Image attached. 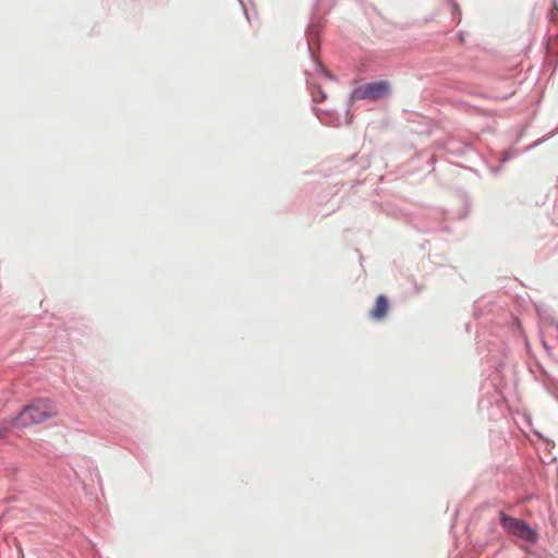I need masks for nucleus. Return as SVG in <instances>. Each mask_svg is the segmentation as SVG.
I'll list each match as a JSON object with an SVG mask.
<instances>
[{
  "label": "nucleus",
  "mask_w": 558,
  "mask_h": 558,
  "mask_svg": "<svg viewBox=\"0 0 558 558\" xmlns=\"http://www.w3.org/2000/svg\"><path fill=\"white\" fill-rule=\"evenodd\" d=\"M390 90V85L386 81H379L366 84L363 87H360L354 90V97L356 99H379L388 95Z\"/></svg>",
  "instance_id": "nucleus-3"
},
{
  "label": "nucleus",
  "mask_w": 558,
  "mask_h": 558,
  "mask_svg": "<svg viewBox=\"0 0 558 558\" xmlns=\"http://www.w3.org/2000/svg\"><path fill=\"white\" fill-rule=\"evenodd\" d=\"M389 304L385 295H378L374 307L369 311V317L374 320H381L388 313Z\"/></svg>",
  "instance_id": "nucleus-4"
},
{
  "label": "nucleus",
  "mask_w": 558,
  "mask_h": 558,
  "mask_svg": "<svg viewBox=\"0 0 558 558\" xmlns=\"http://www.w3.org/2000/svg\"><path fill=\"white\" fill-rule=\"evenodd\" d=\"M4 435V430L0 427V437Z\"/></svg>",
  "instance_id": "nucleus-5"
},
{
  "label": "nucleus",
  "mask_w": 558,
  "mask_h": 558,
  "mask_svg": "<svg viewBox=\"0 0 558 558\" xmlns=\"http://www.w3.org/2000/svg\"><path fill=\"white\" fill-rule=\"evenodd\" d=\"M500 524L505 531L513 534L530 543H535L538 539V534L524 521L517 518L509 517L500 512Z\"/></svg>",
  "instance_id": "nucleus-2"
},
{
  "label": "nucleus",
  "mask_w": 558,
  "mask_h": 558,
  "mask_svg": "<svg viewBox=\"0 0 558 558\" xmlns=\"http://www.w3.org/2000/svg\"><path fill=\"white\" fill-rule=\"evenodd\" d=\"M57 411L48 400H37L25 407L16 417V424L22 427L41 423L53 417Z\"/></svg>",
  "instance_id": "nucleus-1"
}]
</instances>
